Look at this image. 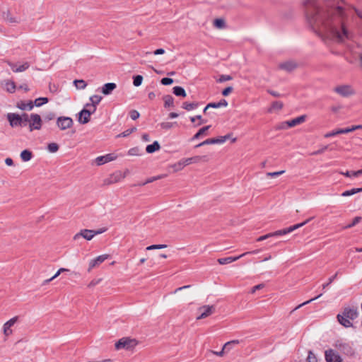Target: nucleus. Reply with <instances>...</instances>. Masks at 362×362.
Instances as JSON below:
<instances>
[{
  "instance_id": "f257e3e1",
  "label": "nucleus",
  "mask_w": 362,
  "mask_h": 362,
  "mask_svg": "<svg viewBox=\"0 0 362 362\" xmlns=\"http://www.w3.org/2000/svg\"><path fill=\"white\" fill-rule=\"evenodd\" d=\"M303 8L307 27L313 33H317V0H303Z\"/></svg>"
},
{
  "instance_id": "f03ea898",
  "label": "nucleus",
  "mask_w": 362,
  "mask_h": 362,
  "mask_svg": "<svg viewBox=\"0 0 362 362\" xmlns=\"http://www.w3.org/2000/svg\"><path fill=\"white\" fill-rule=\"evenodd\" d=\"M358 312L356 308H345L341 313L338 314L337 318L338 322L344 327H351L353 326L351 320L358 317Z\"/></svg>"
},
{
  "instance_id": "7ed1b4c3",
  "label": "nucleus",
  "mask_w": 362,
  "mask_h": 362,
  "mask_svg": "<svg viewBox=\"0 0 362 362\" xmlns=\"http://www.w3.org/2000/svg\"><path fill=\"white\" fill-rule=\"evenodd\" d=\"M308 221H309V220L308 219L305 221H303L302 223H297V224L291 226L289 227H287V228H283V229H281V230H276L275 232L266 234L264 235H262V236H260L259 238H258L257 240V241H262V240H267V239H270V238H279V237H280L281 235H287V234H288V233H290L291 232H293L296 229H298L300 227L303 226Z\"/></svg>"
},
{
  "instance_id": "20e7f679",
  "label": "nucleus",
  "mask_w": 362,
  "mask_h": 362,
  "mask_svg": "<svg viewBox=\"0 0 362 362\" xmlns=\"http://www.w3.org/2000/svg\"><path fill=\"white\" fill-rule=\"evenodd\" d=\"M106 230L107 229L105 228L98 230L83 229L74 235V240L78 241L79 240H83V242L86 240H90L94 237V235L101 234L106 231Z\"/></svg>"
},
{
  "instance_id": "39448f33",
  "label": "nucleus",
  "mask_w": 362,
  "mask_h": 362,
  "mask_svg": "<svg viewBox=\"0 0 362 362\" xmlns=\"http://www.w3.org/2000/svg\"><path fill=\"white\" fill-rule=\"evenodd\" d=\"M335 92L343 98H349L356 94V90L351 85L349 84H341L338 85L334 88Z\"/></svg>"
},
{
  "instance_id": "423d86ee",
  "label": "nucleus",
  "mask_w": 362,
  "mask_h": 362,
  "mask_svg": "<svg viewBox=\"0 0 362 362\" xmlns=\"http://www.w3.org/2000/svg\"><path fill=\"white\" fill-rule=\"evenodd\" d=\"M230 134H227L223 136H218L217 138H211L206 139L205 141H202V143L197 144L195 146V148H198L204 145H209V144H223L228 139H229Z\"/></svg>"
},
{
  "instance_id": "0eeeda50",
  "label": "nucleus",
  "mask_w": 362,
  "mask_h": 362,
  "mask_svg": "<svg viewBox=\"0 0 362 362\" xmlns=\"http://www.w3.org/2000/svg\"><path fill=\"white\" fill-rule=\"evenodd\" d=\"M136 345L135 339H129L127 338H122L119 339L116 344L115 347L117 349H129L134 347Z\"/></svg>"
},
{
  "instance_id": "6e6552de",
  "label": "nucleus",
  "mask_w": 362,
  "mask_h": 362,
  "mask_svg": "<svg viewBox=\"0 0 362 362\" xmlns=\"http://www.w3.org/2000/svg\"><path fill=\"white\" fill-rule=\"evenodd\" d=\"M73 119L69 117H59L57 125L61 130H66L73 126Z\"/></svg>"
},
{
  "instance_id": "1a4fd4ad",
  "label": "nucleus",
  "mask_w": 362,
  "mask_h": 362,
  "mask_svg": "<svg viewBox=\"0 0 362 362\" xmlns=\"http://www.w3.org/2000/svg\"><path fill=\"white\" fill-rule=\"evenodd\" d=\"M42 127V119L39 115L37 114H31L30 115V120L29 123V129L30 131L32 132L33 130H39Z\"/></svg>"
},
{
  "instance_id": "9d476101",
  "label": "nucleus",
  "mask_w": 362,
  "mask_h": 362,
  "mask_svg": "<svg viewBox=\"0 0 362 362\" xmlns=\"http://www.w3.org/2000/svg\"><path fill=\"white\" fill-rule=\"evenodd\" d=\"M125 177L124 175H122V173L120 171H117L110 175L109 177L103 180V185H110L114 183H117L120 182L122 179Z\"/></svg>"
},
{
  "instance_id": "9b49d317",
  "label": "nucleus",
  "mask_w": 362,
  "mask_h": 362,
  "mask_svg": "<svg viewBox=\"0 0 362 362\" xmlns=\"http://www.w3.org/2000/svg\"><path fill=\"white\" fill-rule=\"evenodd\" d=\"M215 311L214 305H204L199 308L200 315L197 317V320L206 318L213 314Z\"/></svg>"
},
{
  "instance_id": "f8f14e48",
  "label": "nucleus",
  "mask_w": 362,
  "mask_h": 362,
  "mask_svg": "<svg viewBox=\"0 0 362 362\" xmlns=\"http://www.w3.org/2000/svg\"><path fill=\"white\" fill-rule=\"evenodd\" d=\"M96 110V107H93V110H88L86 108H83L79 112L78 122L81 124H86L90 121V115L93 114Z\"/></svg>"
},
{
  "instance_id": "ddd939ff",
  "label": "nucleus",
  "mask_w": 362,
  "mask_h": 362,
  "mask_svg": "<svg viewBox=\"0 0 362 362\" xmlns=\"http://www.w3.org/2000/svg\"><path fill=\"white\" fill-rule=\"evenodd\" d=\"M6 118L9 122V124L12 127H21L22 119L20 117V115L17 113H8Z\"/></svg>"
},
{
  "instance_id": "4468645a",
  "label": "nucleus",
  "mask_w": 362,
  "mask_h": 362,
  "mask_svg": "<svg viewBox=\"0 0 362 362\" xmlns=\"http://www.w3.org/2000/svg\"><path fill=\"white\" fill-rule=\"evenodd\" d=\"M325 356L327 362H342L341 356L332 349L325 351Z\"/></svg>"
},
{
  "instance_id": "2eb2a0df",
  "label": "nucleus",
  "mask_w": 362,
  "mask_h": 362,
  "mask_svg": "<svg viewBox=\"0 0 362 362\" xmlns=\"http://www.w3.org/2000/svg\"><path fill=\"white\" fill-rule=\"evenodd\" d=\"M116 156L112 153H108L105 156H98L95 158V163L101 165L116 159Z\"/></svg>"
},
{
  "instance_id": "dca6fc26",
  "label": "nucleus",
  "mask_w": 362,
  "mask_h": 362,
  "mask_svg": "<svg viewBox=\"0 0 362 362\" xmlns=\"http://www.w3.org/2000/svg\"><path fill=\"white\" fill-rule=\"evenodd\" d=\"M298 66V64L292 60L286 61L279 64V67L281 69L285 70L288 72L292 71Z\"/></svg>"
},
{
  "instance_id": "f3484780",
  "label": "nucleus",
  "mask_w": 362,
  "mask_h": 362,
  "mask_svg": "<svg viewBox=\"0 0 362 362\" xmlns=\"http://www.w3.org/2000/svg\"><path fill=\"white\" fill-rule=\"evenodd\" d=\"M108 258L107 255H102L96 258L92 259L89 263L88 271H90L93 268L99 266L102 262Z\"/></svg>"
},
{
  "instance_id": "a211bd4d",
  "label": "nucleus",
  "mask_w": 362,
  "mask_h": 362,
  "mask_svg": "<svg viewBox=\"0 0 362 362\" xmlns=\"http://www.w3.org/2000/svg\"><path fill=\"white\" fill-rule=\"evenodd\" d=\"M250 252H246V253H244V254H242V255H240L238 256H230V257H227L219 258L218 259V262L221 264H230V263L240 259V257H242L243 256H245L246 255H247Z\"/></svg>"
},
{
  "instance_id": "6ab92c4d",
  "label": "nucleus",
  "mask_w": 362,
  "mask_h": 362,
  "mask_svg": "<svg viewBox=\"0 0 362 362\" xmlns=\"http://www.w3.org/2000/svg\"><path fill=\"white\" fill-rule=\"evenodd\" d=\"M337 346L341 351H342L344 354L346 355L351 356L354 353L352 347L347 343L338 342Z\"/></svg>"
},
{
  "instance_id": "aec40b11",
  "label": "nucleus",
  "mask_w": 362,
  "mask_h": 362,
  "mask_svg": "<svg viewBox=\"0 0 362 362\" xmlns=\"http://www.w3.org/2000/svg\"><path fill=\"white\" fill-rule=\"evenodd\" d=\"M117 88V85L115 83H107L101 88V92L105 95H110Z\"/></svg>"
},
{
  "instance_id": "412c9836",
  "label": "nucleus",
  "mask_w": 362,
  "mask_h": 362,
  "mask_svg": "<svg viewBox=\"0 0 362 362\" xmlns=\"http://www.w3.org/2000/svg\"><path fill=\"white\" fill-rule=\"evenodd\" d=\"M16 107L21 110H31L34 107L33 101H20L17 103Z\"/></svg>"
},
{
  "instance_id": "4be33fe9",
  "label": "nucleus",
  "mask_w": 362,
  "mask_h": 362,
  "mask_svg": "<svg viewBox=\"0 0 362 362\" xmlns=\"http://www.w3.org/2000/svg\"><path fill=\"white\" fill-rule=\"evenodd\" d=\"M18 317H14L4 325V333L5 335L8 336L11 334L10 328L16 323Z\"/></svg>"
},
{
  "instance_id": "5701e85b",
  "label": "nucleus",
  "mask_w": 362,
  "mask_h": 362,
  "mask_svg": "<svg viewBox=\"0 0 362 362\" xmlns=\"http://www.w3.org/2000/svg\"><path fill=\"white\" fill-rule=\"evenodd\" d=\"M8 65L11 68V69L13 70V72L24 71L26 69H28V67L30 66V64L28 62H25L24 64H23L22 65H21L19 66H17L16 64L11 63V62H8Z\"/></svg>"
},
{
  "instance_id": "b1692460",
  "label": "nucleus",
  "mask_w": 362,
  "mask_h": 362,
  "mask_svg": "<svg viewBox=\"0 0 362 362\" xmlns=\"http://www.w3.org/2000/svg\"><path fill=\"white\" fill-rule=\"evenodd\" d=\"M305 117H306L305 115H301V116L294 118L293 119L286 121V124L288 127H290V128L293 127L295 126H297V125L304 122L305 120Z\"/></svg>"
},
{
  "instance_id": "393cba45",
  "label": "nucleus",
  "mask_w": 362,
  "mask_h": 362,
  "mask_svg": "<svg viewBox=\"0 0 362 362\" xmlns=\"http://www.w3.org/2000/svg\"><path fill=\"white\" fill-rule=\"evenodd\" d=\"M207 160H208L207 156H196L194 157L187 158L188 165H190L192 163H197L199 162H206Z\"/></svg>"
},
{
  "instance_id": "a878e982",
  "label": "nucleus",
  "mask_w": 362,
  "mask_h": 362,
  "mask_svg": "<svg viewBox=\"0 0 362 362\" xmlns=\"http://www.w3.org/2000/svg\"><path fill=\"white\" fill-rule=\"evenodd\" d=\"M102 100V97L100 96V95H92L90 96V100L91 102V104H86V107H91L93 108L94 107H96V105L98 104H99V103Z\"/></svg>"
},
{
  "instance_id": "bb28decb",
  "label": "nucleus",
  "mask_w": 362,
  "mask_h": 362,
  "mask_svg": "<svg viewBox=\"0 0 362 362\" xmlns=\"http://www.w3.org/2000/svg\"><path fill=\"white\" fill-rule=\"evenodd\" d=\"M160 146L157 141H155L152 144H149L146 146V151L148 153H153L155 151L159 150Z\"/></svg>"
},
{
  "instance_id": "cd10ccee",
  "label": "nucleus",
  "mask_w": 362,
  "mask_h": 362,
  "mask_svg": "<svg viewBox=\"0 0 362 362\" xmlns=\"http://www.w3.org/2000/svg\"><path fill=\"white\" fill-rule=\"evenodd\" d=\"M173 90V93L176 96H180V97L185 98L187 95L185 89L182 87H181V86H175Z\"/></svg>"
},
{
  "instance_id": "c85d7f7f",
  "label": "nucleus",
  "mask_w": 362,
  "mask_h": 362,
  "mask_svg": "<svg viewBox=\"0 0 362 362\" xmlns=\"http://www.w3.org/2000/svg\"><path fill=\"white\" fill-rule=\"evenodd\" d=\"M199 105L198 103H188L185 102L182 103V107L187 111L196 109Z\"/></svg>"
},
{
  "instance_id": "c756f323",
  "label": "nucleus",
  "mask_w": 362,
  "mask_h": 362,
  "mask_svg": "<svg viewBox=\"0 0 362 362\" xmlns=\"http://www.w3.org/2000/svg\"><path fill=\"white\" fill-rule=\"evenodd\" d=\"M32 156H33L32 152L27 149L23 150L21 153V158L25 162L29 161L32 158Z\"/></svg>"
},
{
  "instance_id": "7c9ffc66",
  "label": "nucleus",
  "mask_w": 362,
  "mask_h": 362,
  "mask_svg": "<svg viewBox=\"0 0 362 362\" xmlns=\"http://www.w3.org/2000/svg\"><path fill=\"white\" fill-rule=\"evenodd\" d=\"M163 100L165 107L174 106V99L170 95H165L163 97Z\"/></svg>"
},
{
  "instance_id": "2f4dec72",
  "label": "nucleus",
  "mask_w": 362,
  "mask_h": 362,
  "mask_svg": "<svg viewBox=\"0 0 362 362\" xmlns=\"http://www.w3.org/2000/svg\"><path fill=\"white\" fill-rule=\"evenodd\" d=\"M211 127L210 125L205 126L201 128L192 137V139H198L202 135L205 134L208 129Z\"/></svg>"
},
{
  "instance_id": "473e14b6",
  "label": "nucleus",
  "mask_w": 362,
  "mask_h": 362,
  "mask_svg": "<svg viewBox=\"0 0 362 362\" xmlns=\"http://www.w3.org/2000/svg\"><path fill=\"white\" fill-rule=\"evenodd\" d=\"M284 105L283 103L280 101H275L272 104L271 107L268 110L269 112H272L274 110H281Z\"/></svg>"
},
{
  "instance_id": "72a5a7b5",
  "label": "nucleus",
  "mask_w": 362,
  "mask_h": 362,
  "mask_svg": "<svg viewBox=\"0 0 362 362\" xmlns=\"http://www.w3.org/2000/svg\"><path fill=\"white\" fill-rule=\"evenodd\" d=\"M238 340H232L228 341L223 345V349L225 352H228L233 348V345L238 344Z\"/></svg>"
},
{
  "instance_id": "f704fd0d",
  "label": "nucleus",
  "mask_w": 362,
  "mask_h": 362,
  "mask_svg": "<svg viewBox=\"0 0 362 362\" xmlns=\"http://www.w3.org/2000/svg\"><path fill=\"white\" fill-rule=\"evenodd\" d=\"M362 192V187L361 188H353L350 190H346V191H344L341 195L343 197H348V196H351V195H354L358 192Z\"/></svg>"
},
{
  "instance_id": "c9c22d12",
  "label": "nucleus",
  "mask_w": 362,
  "mask_h": 362,
  "mask_svg": "<svg viewBox=\"0 0 362 362\" xmlns=\"http://www.w3.org/2000/svg\"><path fill=\"white\" fill-rule=\"evenodd\" d=\"M74 83L76 86V88L80 90L84 89L87 86L86 81L82 79H76L74 81Z\"/></svg>"
},
{
  "instance_id": "e433bc0d",
  "label": "nucleus",
  "mask_w": 362,
  "mask_h": 362,
  "mask_svg": "<svg viewBox=\"0 0 362 362\" xmlns=\"http://www.w3.org/2000/svg\"><path fill=\"white\" fill-rule=\"evenodd\" d=\"M5 88L9 93H14L16 90V85L13 81H7L5 83Z\"/></svg>"
},
{
  "instance_id": "4c0bfd02",
  "label": "nucleus",
  "mask_w": 362,
  "mask_h": 362,
  "mask_svg": "<svg viewBox=\"0 0 362 362\" xmlns=\"http://www.w3.org/2000/svg\"><path fill=\"white\" fill-rule=\"evenodd\" d=\"M20 117L22 119L21 127H25L28 123H30V115H28L26 113H23L20 115Z\"/></svg>"
},
{
  "instance_id": "58836bf2",
  "label": "nucleus",
  "mask_w": 362,
  "mask_h": 362,
  "mask_svg": "<svg viewBox=\"0 0 362 362\" xmlns=\"http://www.w3.org/2000/svg\"><path fill=\"white\" fill-rule=\"evenodd\" d=\"M214 25L217 28H225L226 23L223 19L216 18L214 21Z\"/></svg>"
},
{
  "instance_id": "ea45409f",
  "label": "nucleus",
  "mask_w": 362,
  "mask_h": 362,
  "mask_svg": "<svg viewBox=\"0 0 362 362\" xmlns=\"http://www.w3.org/2000/svg\"><path fill=\"white\" fill-rule=\"evenodd\" d=\"M136 131V127H132V128H130V129H128L125 130L124 132H123L120 134L117 135V137H126V136H128L132 133H133V132H134Z\"/></svg>"
},
{
  "instance_id": "a19ab883",
  "label": "nucleus",
  "mask_w": 362,
  "mask_h": 362,
  "mask_svg": "<svg viewBox=\"0 0 362 362\" xmlns=\"http://www.w3.org/2000/svg\"><path fill=\"white\" fill-rule=\"evenodd\" d=\"M47 150L50 153H56L59 150V145L57 143H50L47 145Z\"/></svg>"
},
{
  "instance_id": "79ce46f5",
  "label": "nucleus",
  "mask_w": 362,
  "mask_h": 362,
  "mask_svg": "<svg viewBox=\"0 0 362 362\" xmlns=\"http://www.w3.org/2000/svg\"><path fill=\"white\" fill-rule=\"evenodd\" d=\"M143 81V77L141 75H136L133 78V84L134 86H139Z\"/></svg>"
},
{
  "instance_id": "37998d69",
  "label": "nucleus",
  "mask_w": 362,
  "mask_h": 362,
  "mask_svg": "<svg viewBox=\"0 0 362 362\" xmlns=\"http://www.w3.org/2000/svg\"><path fill=\"white\" fill-rule=\"evenodd\" d=\"M48 102L47 98H38L35 100V105L40 107Z\"/></svg>"
},
{
  "instance_id": "c03bdc74",
  "label": "nucleus",
  "mask_w": 362,
  "mask_h": 362,
  "mask_svg": "<svg viewBox=\"0 0 362 362\" xmlns=\"http://www.w3.org/2000/svg\"><path fill=\"white\" fill-rule=\"evenodd\" d=\"M141 150L138 147H134L128 151L129 156H140Z\"/></svg>"
},
{
  "instance_id": "a18cd8bd",
  "label": "nucleus",
  "mask_w": 362,
  "mask_h": 362,
  "mask_svg": "<svg viewBox=\"0 0 362 362\" xmlns=\"http://www.w3.org/2000/svg\"><path fill=\"white\" fill-rule=\"evenodd\" d=\"M361 216H356L352 222L351 223H349V225H347L346 226H345V228H351L354 226H355L356 224H358L359 222H361Z\"/></svg>"
},
{
  "instance_id": "49530a36",
  "label": "nucleus",
  "mask_w": 362,
  "mask_h": 362,
  "mask_svg": "<svg viewBox=\"0 0 362 362\" xmlns=\"http://www.w3.org/2000/svg\"><path fill=\"white\" fill-rule=\"evenodd\" d=\"M176 122H161L160 126L163 129H171Z\"/></svg>"
},
{
  "instance_id": "de8ad7c7",
  "label": "nucleus",
  "mask_w": 362,
  "mask_h": 362,
  "mask_svg": "<svg viewBox=\"0 0 362 362\" xmlns=\"http://www.w3.org/2000/svg\"><path fill=\"white\" fill-rule=\"evenodd\" d=\"M129 116H130L132 119L136 120V119H138L139 117L140 114H139V112L137 110H132L129 112Z\"/></svg>"
},
{
  "instance_id": "09e8293b",
  "label": "nucleus",
  "mask_w": 362,
  "mask_h": 362,
  "mask_svg": "<svg viewBox=\"0 0 362 362\" xmlns=\"http://www.w3.org/2000/svg\"><path fill=\"white\" fill-rule=\"evenodd\" d=\"M233 78L230 75H221L219 78L217 80L218 83H223L227 81L231 80Z\"/></svg>"
},
{
  "instance_id": "8fccbe9b",
  "label": "nucleus",
  "mask_w": 362,
  "mask_h": 362,
  "mask_svg": "<svg viewBox=\"0 0 362 362\" xmlns=\"http://www.w3.org/2000/svg\"><path fill=\"white\" fill-rule=\"evenodd\" d=\"M160 83L164 86H168L173 83V79L171 78H163L160 81Z\"/></svg>"
},
{
  "instance_id": "3c124183",
  "label": "nucleus",
  "mask_w": 362,
  "mask_h": 362,
  "mask_svg": "<svg viewBox=\"0 0 362 362\" xmlns=\"http://www.w3.org/2000/svg\"><path fill=\"white\" fill-rule=\"evenodd\" d=\"M284 173V170L273 172V173H267L266 174V175L267 177H278L279 175H282Z\"/></svg>"
},
{
  "instance_id": "603ef678",
  "label": "nucleus",
  "mask_w": 362,
  "mask_h": 362,
  "mask_svg": "<svg viewBox=\"0 0 362 362\" xmlns=\"http://www.w3.org/2000/svg\"><path fill=\"white\" fill-rule=\"evenodd\" d=\"M165 247H167L166 245L160 244V245H151L147 246L145 249L155 250V249H164Z\"/></svg>"
},
{
  "instance_id": "864d4df0",
  "label": "nucleus",
  "mask_w": 362,
  "mask_h": 362,
  "mask_svg": "<svg viewBox=\"0 0 362 362\" xmlns=\"http://www.w3.org/2000/svg\"><path fill=\"white\" fill-rule=\"evenodd\" d=\"M353 129H351V127H347V128H343V129H338L337 132L338 134H348L350 132H352Z\"/></svg>"
},
{
  "instance_id": "5fc2aeb1",
  "label": "nucleus",
  "mask_w": 362,
  "mask_h": 362,
  "mask_svg": "<svg viewBox=\"0 0 362 362\" xmlns=\"http://www.w3.org/2000/svg\"><path fill=\"white\" fill-rule=\"evenodd\" d=\"M156 180H157V178H156V176L151 177L147 179L144 182L139 184V186H144V185H145L146 184L151 183V182H154Z\"/></svg>"
},
{
  "instance_id": "6e6d98bb",
  "label": "nucleus",
  "mask_w": 362,
  "mask_h": 362,
  "mask_svg": "<svg viewBox=\"0 0 362 362\" xmlns=\"http://www.w3.org/2000/svg\"><path fill=\"white\" fill-rule=\"evenodd\" d=\"M308 362H316L315 354L312 351H309V355L307 358Z\"/></svg>"
},
{
  "instance_id": "4d7b16f0",
  "label": "nucleus",
  "mask_w": 362,
  "mask_h": 362,
  "mask_svg": "<svg viewBox=\"0 0 362 362\" xmlns=\"http://www.w3.org/2000/svg\"><path fill=\"white\" fill-rule=\"evenodd\" d=\"M233 91V88L231 86H228L223 89L222 91V95L223 96H228Z\"/></svg>"
},
{
  "instance_id": "13d9d810",
  "label": "nucleus",
  "mask_w": 362,
  "mask_h": 362,
  "mask_svg": "<svg viewBox=\"0 0 362 362\" xmlns=\"http://www.w3.org/2000/svg\"><path fill=\"white\" fill-rule=\"evenodd\" d=\"M101 279H93L92 280L89 284L88 285V286L89 288H92V287H94L95 286L98 285L100 281H101Z\"/></svg>"
},
{
  "instance_id": "bf43d9fd",
  "label": "nucleus",
  "mask_w": 362,
  "mask_h": 362,
  "mask_svg": "<svg viewBox=\"0 0 362 362\" xmlns=\"http://www.w3.org/2000/svg\"><path fill=\"white\" fill-rule=\"evenodd\" d=\"M264 287V284H259L258 285H256L254 287H252V290H251V293H254L256 292V291L257 290H259V289H262Z\"/></svg>"
},
{
  "instance_id": "052dcab7",
  "label": "nucleus",
  "mask_w": 362,
  "mask_h": 362,
  "mask_svg": "<svg viewBox=\"0 0 362 362\" xmlns=\"http://www.w3.org/2000/svg\"><path fill=\"white\" fill-rule=\"evenodd\" d=\"M337 132V129L336 130H333L329 133H327L324 135V136L325 138H329V137H331V136H336V135H338V133Z\"/></svg>"
},
{
  "instance_id": "680f3d73",
  "label": "nucleus",
  "mask_w": 362,
  "mask_h": 362,
  "mask_svg": "<svg viewBox=\"0 0 362 362\" xmlns=\"http://www.w3.org/2000/svg\"><path fill=\"white\" fill-rule=\"evenodd\" d=\"M288 128H290V127H288L286 124V121L283 122L281 124H279V125L277 127V129H288Z\"/></svg>"
},
{
  "instance_id": "e2e57ef3",
  "label": "nucleus",
  "mask_w": 362,
  "mask_h": 362,
  "mask_svg": "<svg viewBox=\"0 0 362 362\" xmlns=\"http://www.w3.org/2000/svg\"><path fill=\"white\" fill-rule=\"evenodd\" d=\"M219 108V105L218 103H210L206 105V108Z\"/></svg>"
},
{
  "instance_id": "0e129e2a",
  "label": "nucleus",
  "mask_w": 362,
  "mask_h": 362,
  "mask_svg": "<svg viewBox=\"0 0 362 362\" xmlns=\"http://www.w3.org/2000/svg\"><path fill=\"white\" fill-rule=\"evenodd\" d=\"M211 352L213 354L216 355L218 356H223L225 353V351L222 348V349L220 351H212Z\"/></svg>"
},
{
  "instance_id": "69168bd1",
  "label": "nucleus",
  "mask_w": 362,
  "mask_h": 362,
  "mask_svg": "<svg viewBox=\"0 0 362 362\" xmlns=\"http://www.w3.org/2000/svg\"><path fill=\"white\" fill-rule=\"evenodd\" d=\"M219 105V107H226L228 105V102L225 99H221L219 102H218Z\"/></svg>"
},
{
  "instance_id": "338daca9",
  "label": "nucleus",
  "mask_w": 362,
  "mask_h": 362,
  "mask_svg": "<svg viewBox=\"0 0 362 362\" xmlns=\"http://www.w3.org/2000/svg\"><path fill=\"white\" fill-rule=\"evenodd\" d=\"M268 93L270 95H273L274 97H277L278 98V97H281V95L280 93H279L278 92L274 91V90H268Z\"/></svg>"
},
{
  "instance_id": "774afa93",
  "label": "nucleus",
  "mask_w": 362,
  "mask_h": 362,
  "mask_svg": "<svg viewBox=\"0 0 362 362\" xmlns=\"http://www.w3.org/2000/svg\"><path fill=\"white\" fill-rule=\"evenodd\" d=\"M165 53V50L162 48L157 49L153 52L155 55L163 54Z\"/></svg>"
}]
</instances>
